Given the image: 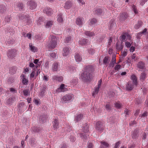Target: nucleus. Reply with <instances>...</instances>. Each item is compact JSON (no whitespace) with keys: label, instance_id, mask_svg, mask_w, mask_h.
<instances>
[{"label":"nucleus","instance_id":"nucleus-1","mask_svg":"<svg viewBox=\"0 0 148 148\" xmlns=\"http://www.w3.org/2000/svg\"><path fill=\"white\" fill-rule=\"evenodd\" d=\"M93 69V67L91 65L86 66L84 68L83 72L80 75V78L84 82H90L92 78Z\"/></svg>","mask_w":148,"mask_h":148},{"label":"nucleus","instance_id":"nucleus-2","mask_svg":"<svg viewBox=\"0 0 148 148\" xmlns=\"http://www.w3.org/2000/svg\"><path fill=\"white\" fill-rule=\"evenodd\" d=\"M50 42L49 45V48L54 49L57 45V38L54 35H50L49 38Z\"/></svg>","mask_w":148,"mask_h":148},{"label":"nucleus","instance_id":"nucleus-3","mask_svg":"<svg viewBox=\"0 0 148 148\" xmlns=\"http://www.w3.org/2000/svg\"><path fill=\"white\" fill-rule=\"evenodd\" d=\"M88 126L86 124L85 127L82 129L83 132L80 133V135L82 138L86 139L87 138V136L88 135Z\"/></svg>","mask_w":148,"mask_h":148},{"label":"nucleus","instance_id":"nucleus-4","mask_svg":"<svg viewBox=\"0 0 148 148\" xmlns=\"http://www.w3.org/2000/svg\"><path fill=\"white\" fill-rule=\"evenodd\" d=\"M73 97V94H69L63 96L61 99V100L64 102L66 103L72 100Z\"/></svg>","mask_w":148,"mask_h":148},{"label":"nucleus","instance_id":"nucleus-5","mask_svg":"<svg viewBox=\"0 0 148 148\" xmlns=\"http://www.w3.org/2000/svg\"><path fill=\"white\" fill-rule=\"evenodd\" d=\"M16 50L12 49L9 51L8 53V56L10 58L13 59L16 56Z\"/></svg>","mask_w":148,"mask_h":148},{"label":"nucleus","instance_id":"nucleus-6","mask_svg":"<svg viewBox=\"0 0 148 148\" xmlns=\"http://www.w3.org/2000/svg\"><path fill=\"white\" fill-rule=\"evenodd\" d=\"M71 53L70 48L68 47L64 48L62 51V54L63 56H66L69 54Z\"/></svg>","mask_w":148,"mask_h":148},{"label":"nucleus","instance_id":"nucleus-7","mask_svg":"<svg viewBox=\"0 0 148 148\" xmlns=\"http://www.w3.org/2000/svg\"><path fill=\"white\" fill-rule=\"evenodd\" d=\"M96 129L99 132H102L103 130V123L100 121H98L97 123Z\"/></svg>","mask_w":148,"mask_h":148},{"label":"nucleus","instance_id":"nucleus-8","mask_svg":"<svg viewBox=\"0 0 148 148\" xmlns=\"http://www.w3.org/2000/svg\"><path fill=\"white\" fill-rule=\"evenodd\" d=\"M24 6L23 4L21 2H18L16 3L15 5V8L16 10H17L23 11V10Z\"/></svg>","mask_w":148,"mask_h":148},{"label":"nucleus","instance_id":"nucleus-9","mask_svg":"<svg viewBox=\"0 0 148 148\" xmlns=\"http://www.w3.org/2000/svg\"><path fill=\"white\" fill-rule=\"evenodd\" d=\"M60 69V65L58 62H54L53 64L52 69L53 71H56Z\"/></svg>","mask_w":148,"mask_h":148},{"label":"nucleus","instance_id":"nucleus-10","mask_svg":"<svg viewBox=\"0 0 148 148\" xmlns=\"http://www.w3.org/2000/svg\"><path fill=\"white\" fill-rule=\"evenodd\" d=\"M27 5L29 9L31 10L35 9L37 6L35 2L32 1H29L27 3Z\"/></svg>","mask_w":148,"mask_h":148},{"label":"nucleus","instance_id":"nucleus-11","mask_svg":"<svg viewBox=\"0 0 148 148\" xmlns=\"http://www.w3.org/2000/svg\"><path fill=\"white\" fill-rule=\"evenodd\" d=\"M65 85L64 84H61L60 87L58 88L56 90V92H64L67 90L66 88L64 87Z\"/></svg>","mask_w":148,"mask_h":148},{"label":"nucleus","instance_id":"nucleus-12","mask_svg":"<svg viewBox=\"0 0 148 148\" xmlns=\"http://www.w3.org/2000/svg\"><path fill=\"white\" fill-rule=\"evenodd\" d=\"M43 12L48 15H51L53 14V11L52 9L48 7L45 8L43 10Z\"/></svg>","mask_w":148,"mask_h":148},{"label":"nucleus","instance_id":"nucleus-13","mask_svg":"<svg viewBox=\"0 0 148 148\" xmlns=\"http://www.w3.org/2000/svg\"><path fill=\"white\" fill-rule=\"evenodd\" d=\"M21 78L22 79V83L25 85H27L28 84V80L26 77V75L24 74H22L21 76Z\"/></svg>","mask_w":148,"mask_h":148},{"label":"nucleus","instance_id":"nucleus-14","mask_svg":"<svg viewBox=\"0 0 148 148\" xmlns=\"http://www.w3.org/2000/svg\"><path fill=\"white\" fill-rule=\"evenodd\" d=\"M53 24V20H47L45 24V26L46 28H49L51 27Z\"/></svg>","mask_w":148,"mask_h":148},{"label":"nucleus","instance_id":"nucleus-15","mask_svg":"<svg viewBox=\"0 0 148 148\" xmlns=\"http://www.w3.org/2000/svg\"><path fill=\"white\" fill-rule=\"evenodd\" d=\"M84 20V19L83 18H77L76 19V23L78 26H82L83 24Z\"/></svg>","mask_w":148,"mask_h":148},{"label":"nucleus","instance_id":"nucleus-16","mask_svg":"<svg viewBox=\"0 0 148 148\" xmlns=\"http://www.w3.org/2000/svg\"><path fill=\"white\" fill-rule=\"evenodd\" d=\"M18 108L19 110H25L27 109V107L25 105L24 102H22L19 104L18 106Z\"/></svg>","mask_w":148,"mask_h":148},{"label":"nucleus","instance_id":"nucleus-17","mask_svg":"<svg viewBox=\"0 0 148 148\" xmlns=\"http://www.w3.org/2000/svg\"><path fill=\"white\" fill-rule=\"evenodd\" d=\"M128 17V14L124 12L120 13L119 19L121 21L125 20Z\"/></svg>","mask_w":148,"mask_h":148},{"label":"nucleus","instance_id":"nucleus-18","mask_svg":"<svg viewBox=\"0 0 148 148\" xmlns=\"http://www.w3.org/2000/svg\"><path fill=\"white\" fill-rule=\"evenodd\" d=\"M116 26V24L115 21L114 20H112L110 22L109 25V28L110 29L114 28Z\"/></svg>","mask_w":148,"mask_h":148},{"label":"nucleus","instance_id":"nucleus-19","mask_svg":"<svg viewBox=\"0 0 148 148\" xmlns=\"http://www.w3.org/2000/svg\"><path fill=\"white\" fill-rule=\"evenodd\" d=\"M52 78L54 80L60 82L62 81L63 79V77L62 76H59L57 75L53 76V77Z\"/></svg>","mask_w":148,"mask_h":148},{"label":"nucleus","instance_id":"nucleus-20","mask_svg":"<svg viewBox=\"0 0 148 148\" xmlns=\"http://www.w3.org/2000/svg\"><path fill=\"white\" fill-rule=\"evenodd\" d=\"M131 79L132 80L133 84L136 86H137L138 84L137 79L135 75L133 74L131 77Z\"/></svg>","mask_w":148,"mask_h":148},{"label":"nucleus","instance_id":"nucleus-21","mask_svg":"<svg viewBox=\"0 0 148 148\" xmlns=\"http://www.w3.org/2000/svg\"><path fill=\"white\" fill-rule=\"evenodd\" d=\"M116 56L115 55H113L111 60V62L110 63L109 65L110 67H113L114 64L116 63Z\"/></svg>","mask_w":148,"mask_h":148},{"label":"nucleus","instance_id":"nucleus-22","mask_svg":"<svg viewBox=\"0 0 148 148\" xmlns=\"http://www.w3.org/2000/svg\"><path fill=\"white\" fill-rule=\"evenodd\" d=\"M75 58L77 62H80L82 60V58L80 55L77 53H75Z\"/></svg>","mask_w":148,"mask_h":148},{"label":"nucleus","instance_id":"nucleus-23","mask_svg":"<svg viewBox=\"0 0 148 148\" xmlns=\"http://www.w3.org/2000/svg\"><path fill=\"white\" fill-rule=\"evenodd\" d=\"M134 88V85L130 82H128L126 85V89L128 90H131Z\"/></svg>","mask_w":148,"mask_h":148},{"label":"nucleus","instance_id":"nucleus-24","mask_svg":"<svg viewBox=\"0 0 148 148\" xmlns=\"http://www.w3.org/2000/svg\"><path fill=\"white\" fill-rule=\"evenodd\" d=\"M88 40L86 39H81L79 41V44L81 45H85L87 44Z\"/></svg>","mask_w":148,"mask_h":148},{"label":"nucleus","instance_id":"nucleus-25","mask_svg":"<svg viewBox=\"0 0 148 148\" xmlns=\"http://www.w3.org/2000/svg\"><path fill=\"white\" fill-rule=\"evenodd\" d=\"M53 127L54 130L57 129L58 127V122L57 119H55L53 122Z\"/></svg>","mask_w":148,"mask_h":148},{"label":"nucleus","instance_id":"nucleus-26","mask_svg":"<svg viewBox=\"0 0 148 148\" xmlns=\"http://www.w3.org/2000/svg\"><path fill=\"white\" fill-rule=\"evenodd\" d=\"M138 67L139 69V71H141L140 70L144 69L145 67L144 63L142 62H139L138 64Z\"/></svg>","mask_w":148,"mask_h":148},{"label":"nucleus","instance_id":"nucleus-27","mask_svg":"<svg viewBox=\"0 0 148 148\" xmlns=\"http://www.w3.org/2000/svg\"><path fill=\"white\" fill-rule=\"evenodd\" d=\"M62 14L60 13L58 15L57 18L58 22L59 23H62L63 22V19L62 18Z\"/></svg>","mask_w":148,"mask_h":148},{"label":"nucleus","instance_id":"nucleus-28","mask_svg":"<svg viewBox=\"0 0 148 148\" xmlns=\"http://www.w3.org/2000/svg\"><path fill=\"white\" fill-rule=\"evenodd\" d=\"M72 3L70 1H68L66 2L64 5V8L66 9H69L72 6Z\"/></svg>","mask_w":148,"mask_h":148},{"label":"nucleus","instance_id":"nucleus-29","mask_svg":"<svg viewBox=\"0 0 148 148\" xmlns=\"http://www.w3.org/2000/svg\"><path fill=\"white\" fill-rule=\"evenodd\" d=\"M6 7L5 5H0V13L2 14L4 13L6 11Z\"/></svg>","mask_w":148,"mask_h":148},{"label":"nucleus","instance_id":"nucleus-30","mask_svg":"<svg viewBox=\"0 0 148 148\" xmlns=\"http://www.w3.org/2000/svg\"><path fill=\"white\" fill-rule=\"evenodd\" d=\"M138 131L137 130H134L132 134V138L133 139H135L139 136Z\"/></svg>","mask_w":148,"mask_h":148},{"label":"nucleus","instance_id":"nucleus-31","mask_svg":"<svg viewBox=\"0 0 148 148\" xmlns=\"http://www.w3.org/2000/svg\"><path fill=\"white\" fill-rule=\"evenodd\" d=\"M32 130L33 132L36 133L40 132L42 129L39 127H32Z\"/></svg>","mask_w":148,"mask_h":148},{"label":"nucleus","instance_id":"nucleus-32","mask_svg":"<svg viewBox=\"0 0 148 148\" xmlns=\"http://www.w3.org/2000/svg\"><path fill=\"white\" fill-rule=\"evenodd\" d=\"M85 34L87 36L89 37L94 36L95 34L93 32H90V31H86L85 32Z\"/></svg>","mask_w":148,"mask_h":148},{"label":"nucleus","instance_id":"nucleus-33","mask_svg":"<svg viewBox=\"0 0 148 148\" xmlns=\"http://www.w3.org/2000/svg\"><path fill=\"white\" fill-rule=\"evenodd\" d=\"M142 25V22L141 21H139L138 23L136 24L134 26V28L136 29H138L141 27Z\"/></svg>","mask_w":148,"mask_h":148},{"label":"nucleus","instance_id":"nucleus-34","mask_svg":"<svg viewBox=\"0 0 148 148\" xmlns=\"http://www.w3.org/2000/svg\"><path fill=\"white\" fill-rule=\"evenodd\" d=\"M83 116V115L81 114L78 115L75 117V121L76 122H78L79 121H80L82 119Z\"/></svg>","mask_w":148,"mask_h":148},{"label":"nucleus","instance_id":"nucleus-35","mask_svg":"<svg viewBox=\"0 0 148 148\" xmlns=\"http://www.w3.org/2000/svg\"><path fill=\"white\" fill-rule=\"evenodd\" d=\"M122 106L123 105L119 101L115 103V106L116 108L117 109H121L122 108Z\"/></svg>","mask_w":148,"mask_h":148},{"label":"nucleus","instance_id":"nucleus-36","mask_svg":"<svg viewBox=\"0 0 148 148\" xmlns=\"http://www.w3.org/2000/svg\"><path fill=\"white\" fill-rule=\"evenodd\" d=\"M29 47L31 50L33 52H35L37 51L36 48L34 46H33L32 43L29 44Z\"/></svg>","mask_w":148,"mask_h":148},{"label":"nucleus","instance_id":"nucleus-37","mask_svg":"<svg viewBox=\"0 0 148 148\" xmlns=\"http://www.w3.org/2000/svg\"><path fill=\"white\" fill-rule=\"evenodd\" d=\"M100 87H99L98 86L97 87H95V91H94L92 94V96L93 97H95V95L96 94H97L99 91V89Z\"/></svg>","mask_w":148,"mask_h":148},{"label":"nucleus","instance_id":"nucleus-38","mask_svg":"<svg viewBox=\"0 0 148 148\" xmlns=\"http://www.w3.org/2000/svg\"><path fill=\"white\" fill-rule=\"evenodd\" d=\"M87 51L89 54L91 55H93L95 52V50L91 49H87Z\"/></svg>","mask_w":148,"mask_h":148},{"label":"nucleus","instance_id":"nucleus-39","mask_svg":"<svg viewBox=\"0 0 148 148\" xmlns=\"http://www.w3.org/2000/svg\"><path fill=\"white\" fill-rule=\"evenodd\" d=\"M128 34L127 33H125L122 34L121 36V40L123 41H124L125 40L126 37L128 36Z\"/></svg>","mask_w":148,"mask_h":148},{"label":"nucleus","instance_id":"nucleus-40","mask_svg":"<svg viewBox=\"0 0 148 148\" xmlns=\"http://www.w3.org/2000/svg\"><path fill=\"white\" fill-rule=\"evenodd\" d=\"M43 18L42 17H40L39 19L37 21V24L40 25L42 24L43 21Z\"/></svg>","mask_w":148,"mask_h":148},{"label":"nucleus","instance_id":"nucleus-41","mask_svg":"<svg viewBox=\"0 0 148 148\" xmlns=\"http://www.w3.org/2000/svg\"><path fill=\"white\" fill-rule=\"evenodd\" d=\"M97 22V20L95 18L92 19L90 20V25H93L96 23Z\"/></svg>","mask_w":148,"mask_h":148},{"label":"nucleus","instance_id":"nucleus-42","mask_svg":"<svg viewBox=\"0 0 148 148\" xmlns=\"http://www.w3.org/2000/svg\"><path fill=\"white\" fill-rule=\"evenodd\" d=\"M95 13L98 15H101L103 12L102 10L100 8H99L96 9L95 11Z\"/></svg>","mask_w":148,"mask_h":148},{"label":"nucleus","instance_id":"nucleus-43","mask_svg":"<svg viewBox=\"0 0 148 148\" xmlns=\"http://www.w3.org/2000/svg\"><path fill=\"white\" fill-rule=\"evenodd\" d=\"M14 101V99L13 98L10 97L8 99L6 103L9 104H11Z\"/></svg>","mask_w":148,"mask_h":148},{"label":"nucleus","instance_id":"nucleus-44","mask_svg":"<svg viewBox=\"0 0 148 148\" xmlns=\"http://www.w3.org/2000/svg\"><path fill=\"white\" fill-rule=\"evenodd\" d=\"M78 79L77 78H75L72 80L71 81V83L73 85H76L78 83Z\"/></svg>","mask_w":148,"mask_h":148},{"label":"nucleus","instance_id":"nucleus-45","mask_svg":"<svg viewBox=\"0 0 148 148\" xmlns=\"http://www.w3.org/2000/svg\"><path fill=\"white\" fill-rule=\"evenodd\" d=\"M71 36H68L66 37L65 39H64V42L66 43H68L70 42L71 40Z\"/></svg>","mask_w":148,"mask_h":148},{"label":"nucleus","instance_id":"nucleus-46","mask_svg":"<svg viewBox=\"0 0 148 148\" xmlns=\"http://www.w3.org/2000/svg\"><path fill=\"white\" fill-rule=\"evenodd\" d=\"M146 74L144 72L142 73L140 75V80H144L146 78Z\"/></svg>","mask_w":148,"mask_h":148},{"label":"nucleus","instance_id":"nucleus-47","mask_svg":"<svg viewBox=\"0 0 148 148\" xmlns=\"http://www.w3.org/2000/svg\"><path fill=\"white\" fill-rule=\"evenodd\" d=\"M11 19V17L10 16H6L5 19V21L7 23L9 22Z\"/></svg>","mask_w":148,"mask_h":148},{"label":"nucleus","instance_id":"nucleus-48","mask_svg":"<svg viewBox=\"0 0 148 148\" xmlns=\"http://www.w3.org/2000/svg\"><path fill=\"white\" fill-rule=\"evenodd\" d=\"M18 16L19 19L21 20H24L25 19V18H26V16H25L24 14L21 15L19 14Z\"/></svg>","mask_w":148,"mask_h":148},{"label":"nucleus","instance_id":"nucleus-49","mask_svg":"<svg viewBox=\"0 0 148 148\" xmlns=\"http://www.w3.org/2000/svg\"><path fill=\"white\" fill-rule=\"evenodd\" d=\"M111 105L109 103L107 104L106 106V109L107 110H110L111 109Z\"/></svg>","mask_w":148,"mask_h":148},{"label":"nucleus","instance_id":"nucleus-50","mask_svg":"<svg viewBox=\"0 0 148 148\" xmlns=\"http://www.w3.org/2000/svg\"><path fill=\"white\" fill-rule=\"evenodd\" d=\"M26 20H27V23L28 24H30L32 22V20L29 18V17H26V18H25Z\"/></svg>","mask_w":148,"mask_h":148},{"label":"nucleus","instance_id":"nucleus-51","mask_svg":"<svg viewBox=\"0 0 148 148\" xmlns=\"http://www.w3.org/2000/svg\"><path fill=\"white\" fill-rule=\"evenodd\" d=\"M50 57L53 58H55L56 57V54L55 53L52 52L50 53Z\"/></svg>","mask_w":148,"mask_h":148},{"label":"nucleus","instance_id":"nucleus-52","mask_svg":"<svg viewBox=\"0 0 148 148\" xmlns=\"http://www.w3.org/2000/svg\"><path fill=\"white\" fill-rule=\"evenodd\" d=\"M47 118V116H40V119H41V120L44 122L45 121L46 119Z\"/></svg>","mask_w":148,"mask_h":148},{"label":"nucleus","instance_id":"nucleus-53","mask_svg":"<svg viewBox=\"0 0 148 148\" xmlns=\"http://www.w3.org/2000/svg\"><path fill=\"white\" fill-rule=\"evenodd\" d=\"M38 61H39V60L38 59H35L34 60V63L35 64H36V68H37L38 66H39V65L37 64V63H38Z\"/></svg>","mask_w":148,"mask_h":148},{"label":"nucleus","instance_id":"nucleus-54","mask_svg":"<svg viewBox=\"0 0 148 148\" xmlns=\"http://www.w3.org/2000/svg\"><path fill=\"white\" fill-rule=\"evenodd\" d=\"M24 95L25 96H28L29 94V90H24L23 91Z\"/></svg>","mask_w":148,"mask_h":148},{"label":"nucleus","instance_id":"nucleus-55","mask_svg":"<svg viewBox=\"0 0 148 148\" xmlns=\"http://www.w3.org/2000/svg\"><path fill=\"white\" fill-rule=\"evenodd\" d=\"M35 74V71H33L30 75V78L31 79H32L34 77Z\"/></svg>","mask_w":148,"mask_h":148},{"label":"nucleus","instance_id":"nucleus-56","mask_svg":"<svg viewBox=\"0 0 148 148\" xmlns=\"http://www.w3.org/2000/svg\"><path fill=\"white\" fill-rule=\"evenodd\" d=\"M132 8L135 13L136 14H137L138 13V11L137 10V9L136 8V6L134 5H133L132 7Z\"/></svg>","mask_w":148,"mask_h":148},{"label":"nucleus","instance_id":"nucleus-57","mask_svg":"<svg viewBox=\"0 0 148 148\" xmlns=\"http://www.w3.org/2000/svg\"><path fill=\"white\" fill-rule=\"evenodd\" d=\"M108 57H105L103 60V63L105 64H106L108 63Z\"/></svg>","mask_w":148,"mask_h":148},{"label":"nucleus","instance_id":"nucleus-58","mask_svg":"<svg viewBox=\"0 0 148 148\" xmlns=\"http://www.w3.org/2000/svg\"><path fill=\"white\" fill-rule=\"evenodd\" d=\"M130 110L127 108H126L124 110V113L126 115H128L129 114Z\"/></svg>","mask_w":148,"mask_h":148},{"label":"nucleus","instance_id":"nucleus-59","mask_svg":"<svg viewBox=\"0 0 148 148\" xmlns=\"http://www.w3.org/2000/svg\"><path fill=\"white\" fill-rule=\"evenodd\" d=\"M121 67V66L120 65H117L115 67L114 69L115 70H117L120 69Z\"/></svg>","mask_w":148,"mask_h":148},{"label":"nucleus","instance_id":"nucleus-60","mask_svg":"<svg viewBox=\"0 0 148 148\" xmlns=\"http://www.w3.org/2000/svg\"><path fill=\"white\" fill-rule=\"evenodd\" d=\"M112 38L111 37H110L108 41V47H109L110 46V45L111 44L112 42Z\"/></svg>","mask_w":148,"mask_h":148},{"label":"nucleus","instance_id":"nucleus-61","mask_svg":"<svg viewBox=\"0 0 148 148\" xmlns=\"http://www.w3.org/2000/svg\"><path fill=\"white\" fill-rule=\"evenodd\" d=\"M93 145L92 143H89L87 146V148H93Z\"/></svg>","mask_w":148,"mask_h":148},{"label":"nucleus","instance_id":"nucleus-62","mask_svg":"<svg viewBox=\"0 0 148 148\" xmlns=\"http://www.w3.org/2000/svg\"><path fill=\"white\" fill-rule=\"evenodd\" d=\"M120 143L119 142H118L115 144L114 148H118L119 146Z\"/></svg>","mask_w":148,"mask_h":148},{"label":"nucleus","instance_id":"nucleus-63","mask_svg":"<svg viewBox=\"0 0 148 148\" xmlns=\"http://www.w3.org/2000/svg\"><path fill=\"white\" fill-rule=\"evenodd\" d=\"M125 45L127 47H130L131 45L129 42H125Z\"/></svg>","mask_w":148,"mask_h":148},{"label":"nucleus","instance_id":"nucleus-64","mask_svg":"<svg viewBox=\"0 0 148 148\" xmlns=\"http://www.w3.org/2000/svg\"><path fill=\"white\" fill-rule=\"evenodd\" d=\"M61 148H67V146L65 144H62L61 145Z\"/></svg>","mask_w":148,"mask_h":148}]
</instances>
